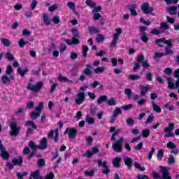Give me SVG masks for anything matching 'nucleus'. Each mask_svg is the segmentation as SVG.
I'll return each instance as SVG.
<instances>
[{
    "mask_svg": "<svg viewBox=\"0 0 179 179\" xmlns=\"http://www.w3.org/2000/svg\"><path fill=\"white\" fill-rule=\"evenodd\" d=\"M84 101H85V93L84 92H80L78 94V99H76V103L80 106Z\"/></svg>",
    "mask_w": 179,
    "mask_h": 179,
    "instance_id": "f8f14e48",
    "label": "nucleus"
},
{
    "mask_svg": "<svg viewBox=\"0 0 179 179\" xmlns=\"http://www.w3.org/2000/svg\"><path fill=\"white\" fill-rule=\"evenodd\" d=\"M141 41L145 43L149 41V37L148 36L146 33H143L141 34Z\"/></svg>",
    "mask_w": 179,
    "mask_h": 179,
    "instance_id": "7c9ffc66",
    "label": "nucleus"
},
{
    "mask_svg": "<svg viewBox=\"0 0 179 179\" xmlns=\"http://www.w3.org/2000/svg\"><path fill=\"white\" fill-rule=\"evenodd\" d=\"M161 29L164 30H169L170 26L167 24V22H161L160 23Z\"/></svg>",
    "mask_w": 179,
    "mask_h": 179,
    "instance_id": "a19ab883",
    "label": "nucleus"
},
{
    "mask_svg": "<svg viewBox=\"0 0 179 179\" xmlns=\"http://www.w3.org/2000/svg\"><path fill=\"white\" fill-rule=\"evenodd\" d=\"M11 163L15 166H22L23 164V158L21 155L18 156V159L14 158L11 160Z\"/></svg>",
    "mask_w": 179,
    "mask_h": 179,
    "instance_id": "4468645a",
    "label": "nucleus"
},
{
    "mask_svg": "<svg viewBox=\"0 0 179 179\" xmlns=\"http://www.w3.org/2000/svg\"><path fill=\"white\" fill-rule=\"evenodd\" d=\"M128 78H129V80H138L141 79V76L136 74H130L129 75Z\"/></svg>",
    "mask_w": 179,
    "mask_h": 179,
    "instance_id": "2f4dec72",
    "label": "nucleus"
},
{
    "mask_svg": "<svg viewBox=\"0 0 179 179\" xmlns=\"http://www.w3.org/2000/svg\"><path fill=\"white\" fill-rule=\"evenodd\" d=\"M105 70L104 66L97 67L94 69V72L95 74H99V73H103Z\"/></svg>",
    "mask_w": 179,
    "mask_h": 179,
    "instance_id": "e433bc0d",
    "label": "nucleus"
},
{
    "mask_svg": "<svg viewBox=\"0 0 179 179\" xmlns=\"http://www.w3.org/2000/svg\"><path fill=\"white\" fill-rule=\"evenodd\" d=\"M10 135L11 136H17L20 135V131L22 129L20 126H17L16 122H11L10 124Z\"/></svg>",
    "mask_w": 179,
    "mask_h": 179,
    "instance_id": "f257e3e1",
    "label": "nucleus"
},
{
    "mask_svg": "<svg viewBox=\"0 0 179 179\" xmlns=\"http://www.w3.org/2000/svg\"><path fill=\"white\" fill-rule=\"evenodd\" d=\"M155 153V147H152L151 151L150 152H148V159L151 160L153 154Z\"/></svg>",
    "mask_w": 179,
    "mask_h": 179,
    "instance_id": "864d4df0",
    "label": "nucleus"
},
{
    "mask_svg": "<svg viewBox=\"0 0 179 179\" xmlns=\"http://www.w3.org/2000/svg\"><path fill=\"white\" fill-rule=\"evenodd\" d=\"M40 115V113L38 112H31L30 117L31 120L37 119Z\"/></svg>",
    "mask_w": 179,
    "mask_h": 179,
    "instance_id": "ea45409f",
    "label": "nucleus"
},
{
    "mask_svg": "<svg viewBox=\"0 0 179 179\" xmlns=\"http://www.w3.org/2000/svg\"><path fill=\"white\" fill-rule=\"evenodd\" d=\"M107 99H108L107 96L102 95V96H99V98L98 99L97 103L99 104H101L102 103L107 102Z\"/></svg>",
    "mask_w": 179,
    "mask_h": 179,
    "instance_id": "c85d7f7f",
    "label": "nucleus"
},
{
    "mask_svg": "<svg viewBox=\"0 0 179 179\" xmlns=\"http://www.w3.org/2000/svg\"><path fill=\"white\" fill-rule=\"evenodd\" d=\"M124 162L126 166H127L128 170L131 171L133 168L134 160L130 157H127L124 159Z\"/></svg>",
    "mask_w": 179,
    "mask_h": 179,
    "instance_id": "ddd939ff",
    "label": "nucleus"
},
{
    "mask_svg": "<svg viewBox=\"0 0 179 179\" xmlns=\"http://www.w3.org/2000/svg\"><path fill=\"white\" fill-rule=\"evenodd\" d=\"M137 6L135 3L131 4L129 8V10L131 13V15L136 16L138 15L137 11L136 10Z\"/></svg>",
    "mask_w": 179,
    "mask_h": 179,
    "instance_id": "a211bd4d",
    "label": "nucleus"
},
{
    "mask_svg": "<svg viewBox=\"0 0 179 179\" xmlns=\"http://www.w3.org/2000/svg\"><path fill=\"white\" fill-rule=\"evenodd\" d=\"M71 32L73 34L72 38H80L79 31H78L77 29L73 28V29H71Z\"/></svg>",
    "mask_w": 179,
    "mask_h": 179,
    "instance_id": "c756f323",
    "label": "nucleus"
},
{
    "mask_svg": "<svg viewBox=\"0 0 179 179\" xmlns=\"http://www.w3.org/2000/svg\"><path fill=\"white\" fill-rule=\"evenodd\" d=\"M97 163H98V166L99 167L101 166L103 168H105V167H108L106 164H107V162L106 160H103V159H98L97 161Z\"/></svg>",
    "mask_w": 179,
    "mask_h": 179,
    "instance_id": "473e14b6",
    "label": "nucleus"
},
{
    "mask_svg": "<svg viewBox=\"0 0 179 179\" xmlns=\"http://www.w3.org/2000/svg\"><path fill=\"white\" fill-rule=\"evenodd\" d=\"M85 3L87 6H90L92 8H95L96 6V3L92 2V0H86Z\"/></svg>",
    "mask_w": 179,
    "mask_h": 179,
    "instance_id": "4d7b16f0",
    "label": "nucleus"
},
{
    "mask_svg": "<svg viewBox=\"0 0 179 179\" xmlns=\"http://www.w3.org/2000/svg\"><path fill=\"white\" fill-rule=\"evenodd\" d=\"M124 94L126 96H128V99L130 100L131 99V96L132 95V90L129 88L125 89L124 90Z\"/></svg>",
    "mask_w": 179,
    "mask_h": 179,
    "instance_id": "c03bdc74",
    "label": "nucleus"
},
{
    "mask_svg": "<svg viewBox=\"0 0 179 179\" xmlns=\"http://www.w3.org/2000/svg\"><path fill=\"white\" fill-rule=\"evenodd\" d=\"M153 74L151 72H148L145 75V78L148 82L152 81Z\"/></svg>",
    "mask_w": 179,
    "mask_h": 179,
    "instance_id": "3c124183",
    "label": "nucleus"
},
{
    "mask_svg": "<svg viewBox=\"0 0 179 179\" xmlns=\"http://www.w3.org/2000/svg\"><path fill=\"white\" fill-rule=\"evenodd\" d=\"M124 138H120L119 140H117L113 145V149L116 152L120 153L122 152V143H124Z\"/></svg>",
    "mask_w": 179,
    "mask_h": 179,
    "instance_id": "39448f33",
    "label": "nucleus"
},
{
    "mask_svg": "<svg viewBox=\"0 0 179 179\" xmlns=\"http://www.w3.org/2000/svg\"><path fill=\"white\" fill-rule=\"evenodd\" d=\"M126 123H127L129 127H133L135 125V120L132 118L126 119Z\"/></svg>",
    "mask_w": 179,
    "mask_h": 179,
    "instance_id": "79ce46f5",
    "label": "nucleus"
},
{
    "mask_svg": "<svg viewBox=\"0 0 179 179\" xmlns=\"http://www.w3.org/2000/svg\"><path fill=\"white\" fill-rule=\"evenodd\" d=\"M24 127H31L32 129L36 130L38 129L37 125L35 124L34 121H26L24 124Z\"/></svg>",
    "mask_w": 179,
    "mask_h": 179,
    "instance_id": "6ab92c4d",
    "label": "nucleus"
},
{
    "mask_svg": "<svg viewBox=\"0 0 179 179\" xmlns=\"http://www.w3.org/2000/svg\"><path fill=\"white\" fill-rule=\"evenodd\" d=\"M43 106H44L43 103L40 102L38 106L36 107V108H35V110H36L38 113H41L43 108Z\"/></svg>",
    "mask_w": 179,
    "mask_h": 179,
    "instance_id": "680f3d73",
    "label": "nucleus"
},
{
    "mask_svg": "<svg viewBox=\"0 0 179 179\" xmlns=\"http://www.w3.org/2000/svg\"><path fill=\"white\" fill-rule=\"evenodd\" d=\"M174 124L173 123H169V127H166L164 129V132L165 133H169L171 131H173L174 129Z\"/></svg>",
    "mask_w": 179,
    "mask_h": 179,
    "instance_id": "cd10ccee",
    "label": "nucleus"
},
{
    "mask_svg": "<svg viewBox=\"0 0 179 179\" xmlns=\"http://www.w3.org/2000/svg\"><path fill=\"white\" fill-rule=\"evenodd\" d=\"M134 166L136 167V169H138L140 171H145V167L141 166V164L138 163L137 162H135Z\"/></svg>",
    "mask_w": 179,
    "mask_h": 179,
    "instance_id": "4c0bfd02",
    "label": "nucleus"
},
{
    "mask_svg": "<svg viewBox=\"0 0 179 179\" xmlns=\"http://www.w3.org/2000/svg\"><path fill=\"white\" fill-rule=\"evenodd\" d=\"M5 58L8 61H15V57L10 52H7V53H6Z\"/></svg>",
    "mask_w": 179,
    "mask_h": 179,
    "instance_id": "72a5a7b5",
    "label": "nucleus"
},
{
    "mask_svg": "<svg viewBox=\"0 0 179 179\" xmlns=\"http://www.w3.org/2000/svg\"><path fill=\"white\" fill-rule=\"evenodd\" d=\"M175 163V158L172 155H169V158L168 159V164H173Z\"/></svg>",
    "mask_w": 179,
    "mask_h": 179,
    "instance_id": "69168bd1",
    "label": "nucleus"
},
{
    "mask_svg": "<svg viewBox=\"0 0 179 179\" xmlns=\"http://www.w3.org/2000/svg\"><path fill=\"white\" fill-rule=\"evenodd\" d=\"M88 32H90L91 35L99 34V30L96 29L95 27H90V28H88Z\"/></svg>",
    "mask_w": 179,
    "mask_h": 179,
    "instance_id": "b1692460",
    "label": "nucleus"
},
{
    "mask_svg": "<svg viewBox=\"0 0 179 179\" xmlns=\"http://www.w3.org/2000/svg\"><path fill=\"white\" fill-rule=\"evenodd\" d=\"M108 106H115L117 105V102H115V99L113 97L110 98L109 100L106 101Z\"/></svg>",
    "mask_w": 179,
    "mask_h": 179,
    "instance_id": "de8ad7c7",
    "label": "nucleus"
},
{
    "mask_svg": "<svg viewBox=\"0 0 179 179\" xmlns=\"http://www.w3.org/2000/svg\"><path fill=\"white\" fill-rule=\"evenodd\" d=\"M43 21L46 26L51 25V20H50L48 15L46 13H43Z\"/></svg>",
    "mask_w": 179,
    "mask_h": 179,
    "instance_id": "f3484780",
    "label": "nucleus"
},
{
    "mask_svg": "<svg viewBox=\"0 0 179 179\" xmlns=\"http://www.w3.org/2000/svg\"><path fill=\"white\" fill-rule=\"evenodd\" d=\"M38 165L39 167L45 166V162L43 159H38Z\"/></svg>",
    "mask_w": 179,
    "mask_h": 179,
    "instance_id": "e2e57ef3",
    "label": "nucleus"
},
{
    "mask_svg": "<svg viewBox=\"0 0 179 179\" xmlns=\"http://www.w3.org/2000/svg\"><path fill=\"white\" fill-rule=\"evenodd\" d=\"M64 135L69 134V138L71 139L75 138L77 134H78V131L75 127H67L65 131H64Z\"/></svg>",
    "mask_w": 179,
    "mask_h": 179,
    "instance_id": "0eeeda50",
    "label": "nucleus"
},
{
    "mask_svg": "<svg viewBox=\"0 0 179 179\" xmlns=\"http://www.w3.org/2000/svg\"><path fill=\"white\" fill-rule=\"evenodd\" d=\"M59 82L66 83L69 81V78L67 77H64L62 75L59 74L58 78Z\"/></svg>",
    "mask_w": 179,
    "mask_h": 179,
    "instance_id": "49530a36",
    "label": "nucleus"
},
{
    "mask_svg": "<svg viewBox=\"0 0 179 179\" xmlns=\"http://www.w3.org/2000/svg\"><path fill=\"white\" fill-rule=\"evenodd\" d=\"M0 156L3 158V160H8L10 158V154L8 152L5 147L1 146L0 149Z\"/></svg>",
    "mask_w": 179,
    "mask_h": 179,
    "instance_id": "9d476101",
    "label": "nucleus"
},
{
    "mask_svg": "<svg viewBox=\"0 0 179 179\" xmlns=\"http://www.w3.org/2000/svg\"><path fill=\"white\" fill-rule=\"evenodd\" d=\"M31 176L33 178H36L40 176V171H39V170H36L35 171L31 172Z\"/></svg>",
    "mask_w": 179,
    "mask_h": 179,
    "instance_id": "6e6d98bb",
    "label": "nucleus"
},
{
    "mask_svg": "<svg viewBox=\"0 0 179 179\" xmlns=\"http://www.w3.org/2000/svg\"><path fill=\"white\" fill-rule=\"evenodd\" d=\"M159 168L161 169L160 171L162 174V179H171L170 173L169 172V168L162 166H160Z\"/></svg>",
    "mask_w": 179,
    "mask_h": 179,
    "instance_id": "6e6552de",
    "label": "nucleus"
},
{
    "mask_svg": "<svg viewBox=\"0 0 179 179\" xmlns=\"http://www.w3.org/2000/svg\"><path fill=\"white\" fill-rule=\"evenodd\" d=\"M178 9V13L177 12ZM167 13L171 15H178L179 17V4L178 6H170L167 8Z\"/></svg>",
    "mask_w": 179,
    "mask_h": 179,
    "instance_id": "1a4fd4ad",
    "label": "nucleus"
},
{
    "mask_svg": "<svg viewBox=\"0 0 179 179\" xmlns=\"http://www.w3.org/2000/svg\"><path fill=\"white\" fill-rule=\"evenodd\" d=\"M120 134V130H116L113 134L112 137H110L111 141H115V136H117Z\"/></svg>",
    "mask_w": 179,
    "mask_h": 179,
    "instance_id": "13d9d810",
    "label": "nucleus"
},
{
    "mask_svg": "<svg viewBox=\"0 0 179 179\" xmlns=\"http://www.w3.org/2000/svg\"><path fill=\"white\" fill-rule=\"evenodd\" d=\"M140 9L145 14L152 13L155 10V8L150 6L149 3H143V4H141L140 6Z\"/></svg>",
    "mask_w": 179,
    "mask_h": 179,
    "instance_id": "423d86ee",
    "label": "nucleus"
},
{
    "mask_svg": "<svg viewBox=\"0 0 179 179\" xmlns=\"http://www.w3.org/2000/svg\"><path fill=\"white\" fill-rule=\"evenodd\" d=\"M1 81L3 85L9 84L10 83V78L5 74L1 77Z\"/></svg>",
    "mask_w": 179,
    "mask_h": 179,
    "instance_id": "bb28decb",
    "label": "nucleus"
},
{
    "mask_svg": "<svg viewBox=\"0 0 179 179\" xmlns=\"http://www.w3.org/2000/svg\"><path fill=\"white\" fill-rule=\"evenodd\" d=\"M104 39H105V38H104V36H103L102 34H99L97 35L96 41H97L98 43H100V42L103 41Z\"/></svg>",
    "mask_w": 179,
    "mask_h": 179,
    "instance_id": "338daca9",
    "label": "nucleus"
},
{
    "mask_svg": "<svg viewBox=\"0 0 179 179\" xmlns=\"http://www.w3.org/2000/svg\"><path fill=\"white\" fill-rule=\"evenodd\" d=\"M90 69H92L91 64H86V68L84 69L83 73L89 77H92L93 73L91 71Z\"/></svg>",
    "mask_w": 179,
    "mask_h": 179,
    "instance_id": "dca6fc26",
    "label": "nucleus"
},
{
    "mask_svg": "<svg viewBox=\"0 0 179 179\" xmlns=\"http://www.w3.org/2000/svg\"><path fill=\"white\" fill-rule=\"evenodd\" d=\"M167 148L175 150L177 148V145H175L173 142L169 141L166 145Z\"/></svg>",
    "mask_w": 179,
    "mask_h": 179,
    "instance_id": "a18cd8bd",
    "label": "nucleus"
},
{
    "mask_svg": "<svg viewBox=\"0 0 179 179\" xmlns=\"http://www.w3.org/2000/svg\"><path fill=\"white\" fill-rule=\"evenodd\" d=\"M145 61V57H144V55L141 54L139 55H138L137 57V62L138 63H141V62H143Z\"/></svg>",
    "mask_w": 179,
    "mask_h": 179,
    "instance_id": "0e129e2a",
    "label": "nucleus"
},
{
    "mask_svg": "<svg viewBox=\"0 0 179 179\" xmlns=\"http://www.w3.org/2000/svg\"><path fill=\"white\" fill-rule=\"evenodd\" d=\"M116 33L113 34V38L112 42L110 43V47L114 48L117 45L119 41V35L122 33V29L120 28H117L115 29Z\"/></svg>",
    "mask_w": 179,
    "mask_h": 179,
    "instance_id": "20e7f679",
    "label": "nucleus"
},
{
    "mask_svg": "<svg viewBox=\"0 0 179 179\" xmlns=\"http://www.w3.org/2000/svg\"><path fill=\"white\" fill-rule=\"evenodd\" d=\"M13 72V68L11 65H8L7 66V69L6 70V75H11Z\"/></svg>",
    "mask_w": 179,
    "mask_h": 179,
    "instance_id": "09e8293b",
    "label": "nucleus"
},
{
    "mask_svg": "<svg viewBox=\"0 0 179 179\" xmlns=\"http://www.w3.org/2000/svg\"><path fill=\"white\" fill-rule=\"evenodd\" d=\"M43 87V83L42 81H39L36 83V84H28L27 86V89L31 90L33 92H38Z\"/></svg>",
    "mask_w": 179,
    "mask_h": 179,
    "instance_id": "f03ea898",
    "label": "nucleus"
},
{
    "mask_svg": "<svg viewBox=\"0 0 179 179\" xmlns=\"http://www.w3.org/2000/svg\"><path fill=\"white\" fill-rule=\"evenodd\" d=\"M98 108L95 105H92L90 107V113L92 115H94Z\"/></svg>",
    "mask_w": 179,
    "mask_h": 179,
    "instance_id": "8fccbe9b",
    "label": "nucleus"
},
{
    "mask_svg": "<svg viewBox=\"0 0 179 179\" xmlns=\"http://www.w3.org/2000/svg\"><path fill=\"white\" fill-rule=\"evenodd\" d=\"M94 174H95L94 170L85 172V176L87 177H93V176H94Z\"/></svg>",
    "mask_w": 179,
    "mask_h": 179,
    "instance_id": "603ef678",
    "label": "nucleus"
},
{
    "mask_svg": "<svg viewBox=\"0 0 179 179\" xmlns=\"http://www.w3.org/2000/svg\"><path fill=\"white\" fill-rule=\"evenodd\" d=\"M166 80L168 82V88L174 89V83L172 82V79L171 78H167Z\"/></svg>",
    "mask_w": 179,
    "mask_h": 179,
    "instance_id": "58836bf2",
    "label": "nucleus"
},
{
    "mask_svg": "<svg viewBox=\"0 0 179 179\" xmlns=\"http://www.w3.org/2000/svg\"><path fill=\"white\" fill-rule=\"evenodd\" d=\"M48 145V141L45 137H43L41 141V145H39V150H44Z\"/></svg>",
    "mask_w": 179,
    "mask_h": 179,
    "instance_id": "2eb2a0df",
    "label": "nucleus"
},
{
    "mask_svg": "<svg viewBox=\"0 0 179 179\" xmlns=\"http://www.w3.org/2000/svg\"><path fill=\"white\" fill-rule=\"evenodd\" d=\"M85 120H86V122H87L90 124H94L95 122V120L91 117L89 115H86Z\"/></svg>",
    "mask_w": 179,
    "mask_h": 179,
    "instance_id": "c9c22d12",
    "label": "nucleus"
},
{
    "mask_svg": "<svg viewBox=\"0 0 179 179\" xmlns=\"http://www.w3.org/2000/svg\"><path fill=\"white\" fill-rule=\"evenodd\" d=\"M29 71V69L27 68L24 69V70H22L21 67H19L17 70V73L19 75H21L22 77H24V75Z\"/></svg>",
    "mask_w": 179,
    "mask_h": 179,
    "instance_id": "a878e982",
    "label": "nucleus"
},
{
    "mask_svg": "<svg viewBox=\"0 0 179 179\" xmlns=\"http://www.w3.org/2000/svg\"><path fill=\"white\" fill-rule=\"evenodd\" d=\"M139 87L141 89L140 91V96H145L146 94H148V91L150 90V86L148 85H139Z\"/></svg>",
    "mask_w": 179,
    "mask_h": 179,
    "instance_id": "9b49d317",
    "label": "nucleus"
},
{
    "mask_svg": "<svg viewBox=\"0 0 179 179\" xmlns=\"http://www.w3.org/2000/svg\"><path fill=\"white\" fill-rule=\"evenodd\" d=\"M140 22L143 23L144 25H146V26H150L151 25V22L149 21V20L145 21L143 17L140 18Z\"/></svg>",
    "mask_w": 179,
    "mask_h": 179,
    "instance_id": "bf43d9fd",
    "label": "nucleus"
},
{
    "mask_svg": "<svg viewBox=\"0 0 179 179\" xmlns=\"http://www.w3.org/2000/svg\"><path fill=\"white\" fill-rule=\"evenodd\" d=\"M150 135V131L148 129H145L141 131V136L146 138H148Z\"/></svg>",
    "mask_w": 179,
    "mask_h": 179,
    "instance_id": "393cba45",
    "label": "nucleus"
},
{
    "mask_svg": "<svg viewBox=\"0 0 179 179\" xmlns=\"http://www.w3.org/2000/svg\"><path fill=\"white\" fill-rule=\"evenodd\" d=\"M133 106H134V105H132V104L123 105L122 107V109L124 110H128L132 109Z\"/></svg>",
    "mask_w": 179,
    "mask_h": 179,
    "instance_id": "052dcab7",
    "label": "nucleus"
},
{
    "mask_svg": "<svg viewBox=\"0 0 179 179\" xmlns=\"http://www.w3.org/2000/svg\"><path fill=\"white\" fill-rule=\"evenodd\" d=\"M120 114H122V110L119 107H116L113 111V116H114V117H117Z\"/></svg>",
    "mask_w": 179,
    "mask_h": 179,
    "instance_id": "f704fd0d",
    "label": "nucleus"
},
{
    "mask_svg": "<svg viewBox=\"0 0 179 179\" xmlns=\"http://www.w3.org/2000/svg\"><path fill=\"white\" fill-rule=\"evenodd\" d=\"M152 106L153 108V110L157 113H162V108L159 106V105H157L155 101L152 102Z\"/></svg>",
    "mask_w": 179,
    "mask_h": 179,
    "instance_id": "412c9836",
    "label": "nucleus"
},
{
    "mask_svg": "<svg viewBox=\"0 0 179 179\" xmlns=\"http://www.w3.org/2000/svg\"><path fill=\"white\" fill-rule=\"evenodd\" d=\"M122 159L120 157H116L115 159H113V166L115 168H120V162H121Z\"/></svg>",
    "mask_w": 179,
    "mask_h": 179,
    "instance_id": "aec40b11",
    "label": "nucleus"
},
{
    "mask_svg": "<svg viewBox=\"0 0 179 179\" xmlns=\"http://www.w3.org/2000/svg\"><path fill=\"white\" fill-rule=\"evenodd\" d=\"M37 4H38L37 0H32V2L30 5L31 9L32 10H34L37 6Z\"/></svg>",
    "mask_w": 179,
    "mask_h": 179,
    "instance_id": "5fc2aeb1",
    "label": "nucleus"
},
{
    "mask_svg": "<svg viewBox=\"0 0 179 179\" xmlns=\"http://www.w3.org/2000/svg\"><path fill=\"white\" fill-rule=\"evenodd\" d=\"M162 43H164V44L168 45V47H173V41L171 39L166 40L165 38H160L155 41V44L160 48L164 47V45L160 44Z\"/></svg>",
    "mask_w": 179,
    "mask_h": 179,
    "instance_id": "7ed1b4c3",
    "label": "nucleus"
},
{
    "mask_svg": "<svg viewBox=\"0 0 179 179\" xmlns=\"http://www.w3.org/2000/svg\"><path fill=\"white\" fill-rule=\"evenodd\" d=\"M55 177L54 173L52 172H50L46 175L45 179H53Z\"/></svg>",
    "mask_w": 179,
    "mask_h": 179,
    "instance_id": "774afa93",
    "label": "nucleus"
},
{
    "mask_svg": "<svg viewBox=\"0 0 179 179\" xmlns=\"http://www.w3.org/2000/svg\"><path fill=\"white\" fill-rule=\"evenodd\" d=\"M29 145L32 151H36L37 150H39V145H36V143L32 141H29Z\"/></svg>",
    "mask_w": 179,
    "mask_h": 179,
    "instance_id": "4be33fe9",
    "label": "nucleus"
},
{
    "mask_svg": "<svg viewBox=\"0 0 179 179\" xmlns=\"http://www.w3.org/2000/svg\"><path fill=\"white\" fill-rule=\"evenodd\" d=\"M163 157H164V150L161 149L157 152V158H158L159 160H162Z\"/></svg>",
    "mask_w": 179,
    "mask_h": 179,
    "instance_id": "37998d69",
    "label": "nucleus"
},
{
    "mask_svg": "<svg viewBox=\"0 0 179 179\" xmlns=\"http://www.w3.org/2000/svg\"><path fill=\"white\" fill-rule=\"evenodd\" d=\"M1 42L4 47H10L11 45L10 41L6 38H1Z\"/></svg>",
    "mask_w": 179,
    "mask_h": 179,
    "instance_id": "5701e85b",
    "label": "nucleus"
}]
</instances>
